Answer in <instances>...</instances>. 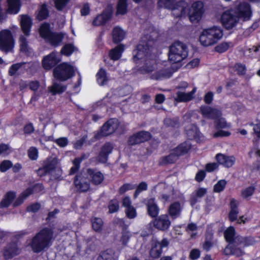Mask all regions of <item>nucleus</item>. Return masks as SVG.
<instances>
[{
	"label": "nucleus",
	"mask_w": 260,
	"mask_h": 260,
	"mask_svg": "<svg viewBox=\"0 0 260 260\" xmlns=\"http://www.w3.org/2000/svg\"><path fill=\"white\" fill-rule=\"evenodd\" d=\"M236 6V10L232 9L226 11L221 15V21L226 29H231L234 27L240 18L246 20L251 16V12L249 4L246 2L239 3Z\"/></svg>",
	"instance_id": "obj_1"
},
{
	"label": "nucleus",
	"mask_w": 260,
	"mask_h": 260,
	"mask_svg": "<svg viewBox=\"0 0 260 260\" xmlns=\"http://www.w3.org/2000/svg\"><path fill=\"white\" fill-rule=\"evenodd\" d=\"M52 229L45 228L38 232L31 239L29 245L32 251L39 253L50 246L54 239Z\"/></svg>",
	"instance_id": "obj_2"
},
{
	"label": "nucleus",
	"mask_w": 260,
	"mask_h": 260,
	"mask_svg": "<svg viewBox=\"0 0 260 260\" xmlns=\"http://www.w3.org/2000/svg\"><path fill=\"white\" fill-rule=\"evenodd\" d=\"M146 51L147 46L139 44L137 49L134 51V60L135 62L145 57L143 65L138 69L139 72L142 74H149L156 68L155 61L154 59L148 58L146 56Z\"/></svg>",
	"instance_id": "obj_3"
},
{
	"label": "nucleus",
	"mask_w": 260,
	"mask_h": 260,
	"mask_svg": "<svg viewBox=\"0 0 260 260\" xmlns=\"http://www.w3.org/2000/svg\"><path fill=\"white\" fill-rule=\"evenodd\" d=\"M223 36V32L219 27L214 26L204 29L201 33L199 40L201 44L205 47L216 44Z\"/></svg>",
	"instance_id": "obj_4"
},
{
	"label": "nucleus",
	"mask_w": 260,
	"mask_h": 260,
	"mask_svg": "<svg viewBox=\"0 0 260 260\" xmlns=\"http://www.w3.org/2000/svg\"><path fill=\"white\" fill-rule=\"evenodd\" d=\"M188 52L185 44L180 41L175 42L169 48V59L172 63L179 62L187 56Z\"/></svg>",
	"instance_id": "obj_5"
},
{
	"label": "nucleus",
	"mask_w": 260,
	"mask_h": 260,
	"mask_svg": "<svg viewBox=\"0 0 260 260\" xmlns=\"http://www.w3.org/2000/svg\"><path fill=\"white\" fill-rule=\"evenodd\" d=\"M40 35L42 38L54 47L58 46L62 42L66 34L52 32L50 29V24L44 23L41 25L39 29Z\"/></svg>",
	"instance_id": "obj_6"
},
{
	"label": "nucleus",
	"mask_w": 260,
	"mask_h": 260,
	"mask_svg": "<svg viewBox=\"0 0 260 260\" xmlns=\"http://www.w3.org/2000/svg\"><path fill=\"white\" fill-rule=\"evenodd\" d=\"M175 0H159L158 6L172 10V14L175 17L185 15L188 10L187 4L184 1L175 3Z\"/></svg>",
	"instance_id": "obj_7"
},
{
	"label": "nucleus",
	"mask_w": 260,
	"mask_h": 260,
	"mask_svg": "<svg viewBox=\"0 0 260 260\" xmlns=\"http://www.w3.org/2000/svg\"><path fill=\"white\" fill-rule=\"evenodd\" d=\"M74 74V67L67 62L60 63L53 70L54 78L61 81H64L71 78Z\"/></svg>",
	"instance_id": "obj_8"
},
{
	"label": "nucleus",
	"mask_w": 260,
	"mask_h": 260,
	"mask_svg": "<svg viewBox=\"0 0 260 260\" xmlns=\"http://www.w3.org/2000/svg\"><path fill=\"white\" fill-rule=\"evenodd\" d=\"M14 46V40L12 32L8 29L0 31V50L5 53L12 51Z\"/></svg>",
	"instance_id": "obj_9"
},
{
	"label": "nucleus",
	"mask_w": 260,
	"mask_h": 260,
	"mask_svg": "<svg viewBox=\"0 0 260 260\" xmlns=\"http://www.w3.org/2000/svg\"><path fill=\"white\" fill-rule=\"evenodd\" d=\"M90 179L86 171H84L78 173L75 177L74 183L76 189L80 192H86L90 187Z\"/></svg>",
	"instance_id": "obj_10"
},
{
	"label": "nucleus",
	"mask_w": 260,
	"mask_h": 260,
	"mask_svg": "<svg viewBox=\"0 0 260 260\" xmlns=\"http://www.w3.org/2000/svg\"><path fill=\"white\" fill-rule=\"evenodd\" d=\"M118 126L119 122L117 119H111L102 126L96 136L98 138L107 136L113 133L117 129Z\"/></svg>",
	"instance_id": "obj_11"
},
{
	"label": "nucleus",
	"mask_w": 260,
	"mask_h": 260,
	"mask_svg": "<svg viewBox=\"0 0 260 260\" xmlns=\"http://www.w3.org/2000/svg\"><path fill=\"white\" fill-rule=\"evenodd\" d=\"M204 12V4L201 1L194 2L188 11L190 20L192 22L199 21Z\"/></svg>",
	"instance_id": "obj_12"
},
{
	"label": "nucleus",
	"mask_w": 260,
	"mask_h": 260,
	"mask_svg": "<svg viewBox=\"0 0 260 260\" xmlns=\"http://www.w3.org/2000/svg\"><path fill=\"white\" fill-rule=\"evenodd\" d=\"M245 242L242 244L238 243H229L223 249L222 254L225 256L234 255L237 257L242 256L245 254L242 247L244 246Z\"/></svg>",
	"instance_id": "obj_13"
},
{
	"label": "nucleus",
	"mask_w": 260,
	"mask_h": 260,
	"mask_svg": "<svg viewBox=\"0 0 260 260\" xmlns=\"http://www.w3.org/2000/svg\"><path fill=\"white\" fill-rule=\"evenodd\" d=\"M152 223L153 226L156 229L161 231H166L169 229L171 221L169 215L165 214L155 217L152 221Z\"/></svg>",
	"instance_id": "obj_14"
},
{
	"label": "nucleus",
	"mask_w": 260,
	"mask_h": 260,
	"mask_svg": "<svg viewBox=\"0 0 260 260\" xmlns=\"http://www.w3.org/2000/svg\"><path fill=\"white\" fill-rule=\"evenodd\" d=\"M151 135L150 133L146 131H141L138 132L132 136L128 140V144L129 145H135L145 142L150 139Z\"/></svg>",
	"instance_id": "obj_15"
},
{
	"label": "nucleus",
	"mask_w": 260,
	"mask_h": 260,
	"mask_svg": "<svg viewBox=\"0 0 260 260\" xmlns=\"http://www.w3.org/2000/svg\"><path fill=\"white\" fill-rule=\"evenodd\" d=\"M236 232L233 226L229 227L224 232V237L228 243L235 242L242 244L245 242L244 238L241 236H235Z\"/></svg>",
	"instance_id": "obj_16"
},
{
	"label": "nucleus",
	"mask_w": 260,
	"mask_h": 260,
	"mask_svg": "<svg viewBox=\"0 0 260 260\" xmlns=\"http://www.w3.org/2000/svg\"><path fill=\"white\" fill-rule=\"evenodd\" d=\"M90 182L94 185H99L102 183L104 179V176L102 173L97 170L88 168L86 170Z\"/></svg>",
	"instance_id": "obj_17"
},
{
	"label": "nucleus",
	"mask_w": 260,
	"mask_h": 260,
	"mask_svg": "<svg viewBox=\"0 0 260 260\" xmlns=\"http://www.w3.org/2000/svg\"><path fill=\"white\" fill-rule=\"evenodd\" d=\"M200 112L205 118L212 119L218 118L221 115L219 110L208 106H202Z\"/></svg>",
	"instance_id": "obj_18"
},
{
	"label": "nucleus",
	"mask_w": 260,
	"mask_h": 260,
	"mask_svg": "<svg viewBox=\"0 0 260 260\" xmlns=\"http://www.w3.org/2000/svg\"><path fill=\"white\" fill-rule=\"evenodd\" d=\"M238 205L239 203L237 201L235 200L234 199H232L231 200V211L229 214V219L231 221H234L235 220H237V222L238 223H241L242 222L244 223L245 221L243 219V216H241L240 217L239 219H237L238 214L239 213V210L238 208Z\"/></svg>",
	"instance_id": "obj_19"
},
{
	"label": "nucleus",
	"mask_w": 260,
	"mask_h": 260,
	"mask_svg": "<svg viewBox=\"0 0 260 260\" xmlns=\"http://www.w3.org/2000/svg\"><path fill=\"white\" fill-rule=\"evenodd\" d=\"M60 60V59L56 57V53L53 52L44 57L42 66L45 70H48L55 66Z\"/></svg>",
	"instance_id": "obj_20"
},
{
	"label": "nucleus",
	"mask_w": 260,
	"mask_h": 260,
	"mask_svg": "<svg viewBox=\"0 0 260 260\" xmlns=\"http://www.w3.org/2000/svg\"><path fill=\"white\" fill-rule=\"evenodd\" d=\"M20 253V249L16 243L9 244L4 250V256L6 259H10Z\"/></svg>",
	"instance_id": "obj_21"
},
{
	"label": "nucleus",
	"mask_w": 260,
	"mask_h": 260,
	"mask_svg": "<svg viewBox=\"0 0 260 260\" xmlns=\"http://www.w3.org/2000/svg\"><path fill=\"white\" fill-rule=\"evenodd\" d=\"M147 211L148 214L152 218L156 217L159 212V208L153 198L147 200L146 203Z\"/></svg>",
	"instance_id": "obj_22"
},
{
	"label": "nucleus",
	"mask_w": 260,
	"mask_h": 260,
	"mask_svg": "<svg viewBox=\"0 0 260 260\" xmlns=\"http://www.w3.org/2000/svg\"><path fill=\"white\" fill-rule=\"evenodd\" d=\"M43 189V185L41 184H37L34 185L32 187H29L25 189L20 196L18 199V201H20L19 204L17 203V201L15 202L14 206H16L19 204L23 202V201L27 198L28 196L31 194L34 191H37V189L42 190Z\"/></svg>",
	"instance_id": "obj_23"
},
{
	"label": "nucleus",
	"mask_w": 260,
	"mask_h": 260,
	"mask_svg": "<svg viewBox=\"0 0 260 260\" xmlns=\"http://www.w3.org/2000/svg\"><path fill=\"white\" fill-rule=\"evenodd\" d=\"M213 232L212 230L211 226H208L206 234H205V240L203 244V249L206 251H209L213 245Z\"/></svg>",
	"instance_id": "obj_24"
},
{
	"label": "nucleus",
	"mask_w": 260,
	"mask_h": 260,
	"mask_svg": "<svg viewBox=\"0 0 260 260\" xmlns=\"http://www.w3.org/2000/svg\"><path fill=\"white\" fill-rule=\"evenodd\" d=\"M182 207L179 202H175L170 205L168 209V213L173 219H175L181 215Z\"/></svg>",
	"instance_id": "obj_25"
},
{
	"label": "nucleus",
	"mask_w": 260,
	"mask_h": 260,
	"mask_svg": "<svg viewBox=\"0 0 260 260\" xmlns=\"http://www.w3.org/2000/svg\"><path fill=\"white\" fill-rule=\"evenodd\" d=\"M216 158L219 164L227 168L231 167L235 162V158L234 156H227L221 153L217 154Z\"/></svg>",
	"instance_id": "obj_26"
},
{
	"label": "nucleus",
	"mask_w": 260,
	"mask_h": 260,
	"mask_svg": "<svg viewBox=\"0 0 260 260\" xmlns=\"http://www.w3.org/2000/svg\"><path fill=\"white\" fill-rule=\"evenodd\" d=\"M196 91L197 88L194 87L191 91L188 93L178 91L176 93V97L175 98V100L178 102H187L190 101L194 98V94Z\"/></svg>",
	"instance_id": "obj_27"
},
{
	"label": "nucleus",
	"mask_w": 260,
	"mask_h": 260,
	"mask_svg": "<svg viewBox=\"0 0 260 260\" xmlns=\"http://www.w3.org/2000/svg\"><path fill=\"white\" fill-rule=\"evenodd\" d=\"M172 72L169 68H164L156 72L151 75L150 79L152 80H162L165 78H169L172 75Z\"/></svg>",
	"instance_id": "obj_28"
},
{
	"label": "nucleus",
	"mask_w": 260,
	"mask_h": 260,
	"mask_svg": "<svg viewBox=\"0 0 260 260\" xmlns=\"http://www.w3.org/2000/svg\"><path fill=\"white\" fill-rule=\"evenodd\" d=\"M112 11L110 10H106L101 15L97 16L93 21L92 24L95 26L102 25L110 19Z\"/></svg>",
	"instance_id": "obj_29"
},
{
	"label": "nucleus",
	"mask_w": 260,
	"mask_h": 260,
	"mask_svg": "<svg viewBox=\"0 0 260 260\" xmlns=\"http://www.w3.org/2000/svg\"><path fill=\"white\" fill-rule=\"evenodd\" d=\"M179 157L178 155L173 149L168 155L161 157L159 159V164L161 166L173 164L178 159Z\"/></svg>",
	"instance_id": "obj_30"
},
{
	"label": "nucleus",
	"mask_w": 260,
	"mask_h": 260,
	"mask_svg": "<svg viewBox=\"0 0 260 260\" xmlns=\"http://www.w3.org/2000/svg\"><path fill=\"white\" fill-rule=\"evenodd\" d=\"M21 29L25 36L28 37L32 25L31 19L26 15H22L20 21Z\"/></svg>",
	"instance_id": "obj_31"
},
{
	"label": "nucleus",
	"mask_w": 260,
	"mask_h": 260,
	"mask_svg": "<svg viewBox=\"0 0 260 260\" xmlns=\"http://www.w3.org/2000/svg\"><path fill=\"white\" fill-rule=\"evenodd\" d=\"M43 165L50 174H53V170L59 165V163L57 157L51 156L47 158L44 161Z\"/></svg>",
	"instance_id": "obj_32"
},
{
	"label": "nucleus",
	"mask_w": 260,
	"mask_h": 260,
	"mask_svg": "<svg viewBox=\"0 0 260 260\" xmlns=\"http://www.w3.org/2000/svg\"><path fill=\"white\" fill-rule=\"evenodd\" d=\"M186 134L188 138L190 140L194 139L198 142L203 140V136L196 126H192L191 129L187 130Z\"/></svg>",
	"instance_id": "obj_33"
},
{
	"label": "nucleus",
	"mask_w": 260,
	"mask_h": 260,
	"mask_svg": "<svg viewBox=\"0 0 260 260\" xmlns=\"http://www.w3.org/2000/svg\"><path fill=\"white\" fill-rule=\"evenodd\" d=\"M125 35V31L120 27H115L112 31L113 41L114 43H118L121 42Z\"/></svg>",
	"instance_id": "obj_34"
},
{
	"label": "nucleus",
	"mask_w": 260,
	"mask_h": 260,
	"mask_svg": "<svg viewBox=\"0 0 260 260\" xmlns=\"http://www.w3.org/2000/svg\"><path fill=\"white\" fill-rule=\"evenodd\" d=\"M162 250L161 249V246L159 244V242H153L151 245V248L149 251V255L150 257L153 258H158L161 254Z\"/></svg>",
	"instance_id": "obj_35"
},
{
	"label": "nucleus",
	"mask_w": 260,
	"mask_h": 260,
	"mask_svg": "<svg viewBox=\"0 0 260 260\" xmlns=\"http://www.w3.org/2000/svg\"><path fill=\"white\" fill-rule=\"evenodd\" d=\"M124 51V46L119 45L114 49H111L109 52V56L113 60H117L121 56L122 53Z\"/></svg>",
	"instance_id": "obj_36"
},
{
	"label": "nucleus",
	"mask_w": 260,
	"mask_h": 260,
	"mask_svg": "<svg viewBox=\"0 0 260 260\" xmlns=\"http://www.w3.org/2000/svg\"><path fill=\"white\" fill-rule=\"evenodd\" d=\"M8 8V13L16 14L18 13L20 8L19 0H7Z\"/></svg>",
	"instance_id": "obj_37"
},
{
	"label": "nucleus",
	"mask_w": 260,
	"mask_h": 260,
	"mask_svg": "<svg viewBox=\"0 0 260 260\" xmlns=\"http://www.w3.org/2000/svg\"><path fill=\"white\" fill-rule=\"evenodd\" d=\"M190 148L191 144L189 142L185 141L180 144L177 147L174 149V150L180 157V156L187 153Z\"/></svg>",
	"instance_id": "obj_38"
},
{
	"label": "nucleus",
	"mask_w": 260,
	"mask_h": 260,
	"mask_svg": "<svg viewBox=\"0 0 260 260\" xmlns=\"http://www.w3.org/2000/svg\"><path fill=\"white\" fill-rule=\"evenodd\" d=\"M67 89V86L61 83L54 82L53 85L48 87L49 91L52 95L60 94L63 92Z\"/></svg>",
	"instance_id": "obj_39"
},
{
	"label": "nucleus",
	"mask_w": 260,
	"mask_h": 260,
	"mask_svg": "<svg viewBox=\"0 0 260 260\" xmlns=\"http://www.w3.org/2000/svg\"><path fill=\"white\" fill-rule=\"evenodd\" d=\"M96 260H117V258L115 256V253L112 250L107 249L102 252Z\"/></svg>",
	"instance_id": "obj_40"
},
{
	"label": "nucleus",
	"mask_w": 260,
	"mask_h": 260,
	"mask_svg": "<svg viewBox=\"0 0 260 260\" xmlns=\"http://www.w3.org/2000/svg\"><path fill=\"white\" fill-rule=\"evenodd\" d=\"M96 76V81L100 85H104L106 84L108 81L106 71L103 69H101L99 71Z\"/></svg>",
	"instance_id": "obj_41"
},
{
	"label": "nucleus",
	"mask_w": 260,
	"mask_h": 260,
	"mask_svg": "<svg viewBox=\"0 0 260 260\" xmlns=\"http://www.w3.org/2000/svg\"><path fill=\"white\" fill-rule=\"evenodd\" d=\"M15 197V194L13 192H8L1 201V207L5 208L8 207Z\"/></svg>",
	"instance_id": "obj_42"
},
{
	"label": "nucleus",
	"mask_w": 260,
	"mask_h": 260,
	"mask_svg": "<svg viewBox=\"0 0 260 260\" xmlns=\"http://www.w3.org/2000/svg\"><path fill=\"white\" fill-rule=\"evenodd\" d=\"M26 37L21 35L19 39L20 50L24 53L28 52L30 49Z\"/></svg>",
	"instance_id": "obj_43"
},
{
	"label": "nucleus",
	"mask_w": 260,
	"mask_h": 260,
	"mask_svg": "<svg viewBox=\"0 0 260 260\" xmlns=\"http://www.w3.org/2000/svg\"><path fill=\"white\" fill-rule=\"evenodd\" d=\"M91 222L93 230L96 232L102 231L103 226V221L101 218L93 217L91 218Z\"/></svg>",
	"instance_id": "obj_44"
},
{
	"label": "nucleus",
	"mask_w": 260,
	"mask_h": 260,
	"mask_svg": "<svg viewBox=\"0 0 260 260\" xmlns=\"http://www.w3.org/2000/svg\"><path fill=\"white\" fill-rule=\"evenodd\" d=\"M127 0H119L117 7V14L123 15L127 12Z\"/></svg>",
	"instance_id": "obj_45"
},
{
	"label": "nucleus",
	"mask_w": 260,
	"mask_h": 260,
	"mask_svg": "<svg viewBox=\"0 0 260 260\" xmlns=\"http://www.w3.org/2000/svg\"><path fill=\"white\" fill-rule=\"evenodd\" d=\"M25 63V62H21L12 64L9 68V75L11 76L16 75L17 72Z\"/></svg>",
	"instance_id": "obj_46"
},
{
	"label": "nucleus",
	"mask_w": 260,
	"mask_h": 260,
	"mask_svg": "<svg viewBox=\"0 0 260 260\" xmlns=\"http://www.w3.org/2000/svg\"><path fill=\"white\" fill-rule=\"evenodd\" d=\"M75 50L74 46L71 44H67L63 46L60 52L66 56H70Z\"/></svg>",
	"instance_id": "obj_47"
},
{
	"label": "nucleus",
	"mask_w": 260,
	"mask_h": 260,
	"mask_svg": "<svg viewBox=\"0 0 260 260\" xmlns=\"http://www.w3.org/2000/svg\"><path fill=\"white\" fill-rule=\"evenodd\" d=\"M231 45L232 43L231 42H222L216 46L215 50L217 52L222 53L226 51Z\"/></svg>",
	"instance_id": "obj_48"
},
{
	"label": "nucleus",
	"mask_w": 260,
	"mask_h": 260,
	"mask_svg": "<svg viewBox=\"0 0 260 260\" xmlns=\"http://www.w3.org/2000/svg\"><path fill=\"white\" fill-rule=\"evenodd\" d=\"M226 184L225 180H220L214 186L213 191L215 192H220L223 190Z\"/></svg>",
	"instance_id": "obj_49"
},
{
	"label": "nucleus",
	"mask_w": 260,
	"mask_h": 260,
	"mask_svg": "<svg viewBox=\"0 0 260 260\" xmlns=\"http://www.w3.org/2000/svg\"><path fill=\"white\" fill-rule=\"evenodd\" d=\"M109 212L110 213L117 212L119 209V203L117 200H112L108 205Z\"/></svg>",
	"instance_id": "obj_50"
},
{
	"label": "nucleus",
	"mask_w": 260,
	"mask_h": 260,
	"mask_svg": "<svg viewBox=\"0 0 260 260\" xmlns=\"http://www.w3.org/2000/svg\"><path fill=\"white\" fill-rule=\"evenodd\" d=\"M48 11L47 9L46 5H43L42 6L39 14L38 15V18L40 20H42L46 19L48 16Z\"/></svg>",
	"instance_id": "obj_51"
},
{
	"label": "nucleus",
	"mask_w": 260,
	"mask_h": 260,
	"mask_svg": "<svg viewBox=\"0 0 260 260\" xmlns=\"http://www.w3.org/2000/svg\"><path fill=\"white\" fill-rule=\"evenodd\" d=\"M147 184L145 182H141L137 187L134 195V198H136L141 192L147 190Z\"/></svg>",
	"instance_id": "obj_52"
},
{
	"label": "nucleus",
	"mask_w": 260,
	"mask_h": 260,
	"mask_svg": "<svg viewBox=\"0 0 260 260\" xmlns=\"http://www.w3.org/2000/svg\"><path fill=\"white\" fill-rule=\"evenodd\" d=\"M254 187L252 186H249L244 189L242 191L241 196L244 199H248L249 197H251L254 191Z\"/></svg>",
	"instance_id": "obj_53"
},
{
	"label": "nucleus",
	"mask_w": 260,
	"mask_h": 260,
	"mask_svg": "<svg viewBox=\"0 0 260 260\" xmlns=\"http://www.w3.org/2000/svg\"><path fill=\"white\" fill-rule=\"evenodd\" d=\"M135 185L131 183H125L121 186L118 190L119 193L123 194L126 191L134 189L135 188Z\"/></svg>",
	"instance_id": "obj_54"
},
{
	"label": "nucleus",
	"mask_w": 260,
	"mask_h": 260,
	"mask_svg": "<svg viewBox=\"0 0 260 260\" xmlns=\"http://www.w3.org/2000/svg\"><path fill=\"white\" fill-rule=\"evenodd\" d=\"M28 156L31 160H36L38 156V151L36 148L31 147L28 150Z\"/></svg>",
	"instance_id": "obj_55"
},
{
	"label": "nucleus",
	"mask_w": 260,
	"mask_h": 260,
	"mask_svg": "<svg viewBox=\"0 0 260 260\" xmlns=\"http://www.w3.org/2000/svg\"><path fill=\"white\" fill-rule=\"evenodd\" d=\"M69 1V0H54L55 8L58 11L62 10Z\"/></svg>",
	"instance_id": "obj_56"
},
{
	"label": "nucleus",
	"mask_w": 260,
	"mask_h": 260,
	"mask_svg": "<svg viewBox=\"0 0 260 260\" xmlns=\"http://www.w3.org/2000/svg\"><path fill=\"white\" fill-rule=\"evenodd\" d=\"M12 167V163L11 161L8 160H4L0 165V171L2 172H5Z\"/></svg>",
	"instance_id": "obj_57"
},
{
	"label": "nucleus",
	"mask_w": 260,
	"mask_h": 260,
	"mask_svg": "<svg viewBox=\"0 0 260 260\" xmlns=\"http://www.w3.org/2000/svg\"><path fill=\"white\" fill-rule=\"evenodd\" d=\"M125 213L128 218L132 219L137 216V212L135 208L133 206L125 209Z\"/></svg>",
	"instance_id": "obj_58"
},
{
	"label": "nucleus",
	"mask_w": 260,
	"mask_h": 260,
	"mask_svg": "<svg viewBox=\"0 0 260 260\" xmlns=\"http://www.w3.org/2000/svg\"><path fill=\"white\" fill-rule=\"evenodd\" d=\"M10 147L7 144H1L0 145V155L6 156L10 152Z\"/></svg>",
	"instance_id": "obj_59"
},
{
	"label": "nucleus",
	"mask_w": 260,
	"mask_h": 260,
	"mask_svg": "<svg viewBox=\"0 0 260 260\" xmlns=\"http://www.w3.org/2000/svg\"><path fill=\"white\" fill-rule=\"evenodd\" d=\"M235 71L239 75H243L245 73V67L240 63H237L235 65Z\"/></svg>",
	"instance_id": "obj_60"
},
{
	"label": "nucleus",
	"mask_w": 260,
	"mask_h": 260,
	"mask_svg": "<svg viewBox=\"0 0 260 260\" xmlns=\"http://www.w3.org/2000/svg\"><path fill=\"white\" fill-rule=\"evenodd\" d=\"M51 175L54 178V179H59L62 175V170L60 165H59L55 169L53 170V174Z\"/></svg>",
	"instance_id": "obj_61"
},
{
	"label": "nucleus",
	"mask_w": 260,
	"mask_h": 260,
	"mask_svg": "<svg viewBox=\"0 0 260 260\" xmlns=\"http://www.w3.org/2000/svg\"><path fill=\"white\" fill-rule=\"evenodd\" d=\"M113 147L110 143H106L101 148V151L105 152L109 155L112 152Z\"/></svg>",
	"instance_id": "obj_62"
},
{
	"label": "nucleus",
	"mask_w": 260,
	"mask_h": 260,
	"mask_svg": "<svg viewBox=\"0 0 260 260\" xmlns=\"http://www.w3.org/2000/svg\"><path fill=\"white\" fill-rule=\"evenodd\" d=\"M200 256V251L198 249H193L191 250L189 254V257L192 259H197Z\"/></svg>",
	"instance_id": "obj_63"
},
{
	"label": "nucleus",
	"mask_w": 260,
	"mask_h": 260,
	"mask_svg": "<svg viewBox=\"0 0 260 260\" xmlns=\"http://www.w3.org/2000/svg\"><path fill=\"white\" fill-rule=\"evenodd\" d=\"M56 143L61 147H65L68 143V140L67 138L62 137L57 139L55 140Z\"/></svg>",
	"instance_id": "obj_64"
}]
</instances>
